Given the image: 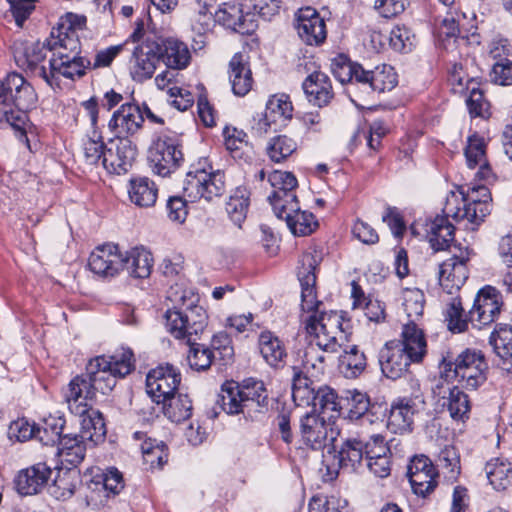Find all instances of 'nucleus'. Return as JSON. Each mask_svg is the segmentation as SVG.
<instances>
[{"label":"nucleus","mask_w":512,"mask_h":512,"mask_svg":"<svg viewBox=\"0 0 512 512\" xmlns=\"http://www.w3.org/2000/svg\"><path fill=\"white\" fill-rule=\"evenodd\" d=\"M226 190L224 173L214 171L206 162H199L197 167L191 169L185 178L183 197H170L167 202L168 217L171 221L183 223L187 217L186 202H196L204 199L207 202L220 197Z\"/></svg>","instance_id":"obj_2"},{"label":"nucleus","mask_w":512,"mask_h":512,"mask_svg":"<svg viewBox=\"0 0 512 512\" xmlns=\"http://www.w3.org/2000/svg\"><path fill=\"white\" fill-rule=\"evenodd\" d=\"M501 302L498 291L486 286L476 295L473 307L469 311V320L479 326L492 323L500 313Z\"/></svg>","instance_id":"obj_20"},{"label":"nucleus","mask_w":512,"mask_h":512,"mask_svg":"<svg viewBox=\"0 0 512 512\" xmlns=\"http://www.w3.org/2000/svg\"><path fill=\"white\" fill-rule=\"evenodd\" d=\"M123 269L135 278H147L152 271L153 258L144 247H134L122 253Z\"/></svg>","instance_id":"obj_34"},{"label":"nucleus","mask_w":512,"mask_h":512,"mask_svg":"<svg viewBox=\"0 0 512 512\" xmlns=\"http://www.w3.org/2000/svg\"><path fill=\"white\" fill-rule=\"evenodd\" d=\"M164 415L172 422L187 420L192 414V402L187 395L173 394L167 401H161Z\"/></svg>","instance_id":"obj_42"},{"label":"nucleus","mask_w":512,"mask_h":512,"mask_svg":"<svg viewBox=\"0 0 512 512\" xmlns=\"http://www.w3.org/2000/svg\"><path fill=\"white\" fill-rule=\"evenodd\" d=\"M81 421V437L88 441L97 443L106 434L104 419L98 411L88 409Z\"/></svg>","instance_id":"obj_47"},{"label":"nucleus","mask_w":512,"mask_h":512,"mask_svg":"<svg viewBox=\"0 0 512 512\" xmlns=\"http://www.w3.org/2000/svg\"><path fill=\"white\" fill-rule=\"evenodd\" d=\"M160 60L171 70L186 68L191 60V54L187 45L174 38L158 41Z\"/></svg>","instance_id":"obj_26"},{"label":"nucleus","mask_w":512,"mask_h":512,"mask_svg":"<svg viewBox=\"0 0 512 512\" xmlns=\"http://www.w3.org/2000/svg\"><path fill=\"white\" fill-rule=\"evenodd\" d=\"M165 320L166 329L172 336L191 344L196 340V336L204 331L207 325V314L203 307H194L185 311L167 310Z\"/></svg>","instance_id":"obj_10"},{"label":"nucleus","mask_w":512,"mask_h":512,"mask_svg":"<svg viewBox=\"0 0 512 512\" xmlns=\"http://www.w3.org/2000/svg\"><path fill=\"white\" fill-rule=\"evenodd\" d=\"M83 151L86 162L88 164L95 165L100 160L103 162L106 150L102 137L96 130H94L91 135L84 139Z\"/></svg>","instance_id":"obj_62"},{"label":"nucleus","mask_w":512,"mask_h":512,"mask_svg":"<svg viewBox=\"0 0 512 512\" xmlns=\"http://www.w3.org/2000/svg\"><path fill=\"white\" fill-rule=\"evenodd\" d=\"M187 356L190 367L194 370L201 371L208 369L213 359L216 360L215 354L206 346L197 344L193 341Z\"/></svg>","instance_id":"obj_61"},{"label":"nucleus","mask_w":512,"mask_h":512,"mask_svg":"<svg viewBox=\"0 0 512 512\" xmlns=\"http://www.w3.org/2000/svg\"><path fill=\"white\" fill-rule=\"evenodd\" d=\"M289 230L296 236H306L311 234L318 226L314 215L311 212L301 210L299 207L297 212L286 214L283 218Z\"/></svg>","instance_id":"obj_46"},{"label":"nucleus","mask_w":512,"mask_h":512,"mask_svg":"<svg viewBox=\"0 0 512 512\" xmlns=\"http://www.w3.org/2000/svg\"><path fill=\"white\" fill-rule=\"evenodd\" d=\"M322 260L317 250L303 253L298 268L301 286V308L311 313L305 321L306 332L313 337L316 345L328 353H336L348 341L344 319L336 311L318 312L321 304L316 297V269Z\"/></svg>","instance_id":"obj_1"},{"label":"nucleus","mask_w":512,"mask_h":512,"mask_svg":"<svg viewBox=\"0 0 512 512\" xmlns=\"http://www.w3.org/2000/svg\"><path fill=\"white\" fill-rule=\"evenodd\" d=\"M360 90L364 94L373 92L384 93L391 91L397 85V74L390 65H380L373 70L364 69Z\"/></svg>","instance_id":"obj_25"},{"label":"nucleus","mask_w":512,"mask_h":512,"mask_svg":"<svg viewBox=\"0 0 512 512\" xmlns=\"http://www.w3.org/2000/svg\"><path fill=\"white\" fill-rule=\"evenodd\" d=\"M89 65L90 61L79 57L78 54L68 55L66 52L60 51L59 57H52L49 60V76L50 79L56 75L71 79L75 76L81 77Z\"/></svg>","instance_id":"obj_29"},{"label":"nucleus","mask_w":512,"mask_h":512,"mask_svg":"<svg viewBox=\"0 0 512 512\" xmlns=\"http://www.w3.org/2000/svg\"><path fill=\"white\" fill-rule=\"evenodd\" d=\"M403 308L407 315L408 322L417 327L416 322L422 317L425 306V296L418 288H406L402 293Z\"/></svg>","instance_id":"obj_44"},{"label":"nucleus","mask_w":512,"mask_h":512,"mask_svg":"<svg viewBox=\"0 0 512 512\" xmlns=\"http://www.w3.org/2000/svg\"><path fill=\"white\" fill-rule=\"evenodd\" d=\"M268 181L273 188L269 196H276L278 199L281 195L285 196L286 193L295 192L298 185L296 177L291 172L281 170L271 172Z\"/></svg>","instance_id":"obj_56"},{"label":"nucleus","mask_w":512,"mask_h":512,"mask_svg":"<svg viewBox=\"0 0 512 512\" xmlns=\"http://www.w3.org/2000/svg\"><path fill=\"white\" fill-rule=\"evenodd\" d=\"M293 105L288 95L275 94L269 97L265 112L277 127L286 126L293 117Z\"/></svg>","instance_id":"obj_40"},{"label":"nucleus","mask_w":512,"mask_h":512,"mask_svg":"<svg viewBox=\"0 0 512 512\" xmlns=\"http://www.w3.org/2000/svg\"><path fill=\"white\" fill-rule=\"evenodd\" d=\"M87 439L79 435H63L62 439L58 442V455L63 463L72 466L80 464L86 452Z\"/></svg>","instance_id":"obj_39"},{"label":"nucleus","mask_w":512,"mask_h":512,"mask_svg":"<svg viewBox=\"0 0 512 512\" xmlns=\"http://www.w3.org/2000/svg\"><path fill=\"white\" fill-rule=\"evenodd\" d=\"M246 10H253L254 16L257 14L265 21H270L279 13L281 0H244Z\"/></svg>","instance_id":"obj_63"},{"label":"nucleus","mask_w":512,"mask_h":512,"mask_svg":"<svg viewBox=\"0 0 512 512\" xmlns=\"http://www.w3.org/2000/svg\"><path fill=\"white\" fill-rule=\"evenodd\" d=\"M259 350L264 360L271 367L279 368L284 365L287 356L283 342L269 331H264L259 336Z\"/></svg>","instance_id":"obj_36"},{"label":"nucleus","mask_w":512,"mask_h":512,"mask_svg":"<svg viewBox=\"0 0 512 512\" xmlns=\"http://www.w3.org/2000/svg\"><path fill=\"white\" fill-rule=\"evenodd\" d=\"M64 420L61 417L50 416L44 419L41 426L36 427V438L44 445H54L62 439Z\"/></svg>","instance_id":"obj_52"},{"label":"nucleus","mask_w":512,"mask_h":512,"mask_svg":"<svg viewBox=\"0 0 512 512\" xmlns=\"http://www.w3.org/2000/svg\"><path fill=\"white\" fill-rule=\"evenodd\" d=\"M244 0L223 3L215 12V20L220 25L240 34H251L258 26L254 14L248 10L244 13Z\"/></svg>","instance_id":"obj_14"},{"label":"nucleus","mask_w":512,"mask_h":512,"mask_svg":"<svg viewBox=\"0 0 512 512\" xmlns=\"http://www.w3.org/2000/svg\"><path fill=\"white\" fill-rule=\"evenodd\" d=\"M300 435L304 445L320 450L335 440L332 423L317 413H307L300 419Z\"/></svg>","instance_id":"obj_12"},{"label":"nucleus","mask_w":512,"mask_h":512,"mask_svg":"<svg viewBox=\"0 0 512 512\" xmlns=\"http://www.w3.org/2000/svg\"><path fill=\"white\" fill-rule=\"evenodd\" d=\"M239 388L248 414L268 408L269 394L263 381L246 379L239 384Z\"/></svg>","instance_id":"obj_32"},{"label":"nucleus","mask_w":512,"mask_h":512,"mask_svg":"<svg viewBox=\"0 0 512 512\" xmlns=\"http://www.w3.org/2000/svg\"><path fill=\"white\" fill-rule=\"evenodd\" d=\"M334 76L342 83H349L351 87L360 89L362 77H364V68L358 63L344 62L334 64Z\"/></svg>","instance_id":"obj_57"},{"label":"nucleus","mask_w":512,"mask_h":512,"mask_svg":"<svg viewBox=\"0 0 512 512\" xmlns=\"http://www.w3.org/2000/svg\"><path fill=\"white\" fill-rule=\"evenodd\" d=\"M122 253L114 244L97 247L89 257L90 270L103 277H113L123 270Z\"/></svg>","instance_id":"obj_19"},{"label":"nucleus","mask_w":512,"mask_h":512,"mask_svg":"<svg viewBox=\"0 0 512 512\" xmlns=\"http://www.w3.org/2000/svg\"><path fill=\"white\" fill-rule=\"evenodd\" d=\"M229 79L232 91L237 96H245L252 88V73L243 59V55L235 54L229 62Z\"/></svg>","instance_id":"obj_33"},{"label":"nucleus","mask_w":512,"mask_h":512,"mask_svg":"<svg viewBox=\"0 0 512 512\" xmlns=\"http://www.w3.org/2000/svg\"><path fill=\"white\" fill-rule=\"evenodd\" d=\"M347 401H348V417L351 420H361V423H370L373 424L370 416L367 414L370 407V398L364 392L354 390L347 391Z\"/></svg>","instance_id":"obj_48"},{"label":"nucleus","mask_w":512,"mask_h":512,"mask_svg":"<svg viewBox=\"0 0 512 512\" xmlns=\"http://www.w3.org/2000/svg\"><path fill=\"white\" fill-rule=\"evenodd\" d=\"M445 321L447 322L448 329L453 333H461L467 329L468 320L458 297L453 298L447 305Z\"/></svg>","instance_id":"obj_59"},{"label":"nucleus","mask_w":512,"mask_h":512,"mask_svg":"<svg viewBox=\"0 0 512 512\" xmlns=\"http://www.w3.org/2000/svg\"><path fill=\"white\" fill-rule=\"evenodd\" d=\"M181 382V374L172 365H159L149 371L146 377L147 393L154 402L160 404L176 393Z\"/></svg>","instance_id":"obj_11"},{"label":"nucleus","mask_w":512,"mask_h":512,"mask_svg":"<svg viewBox=\"0 0 512 512\" xmlns=\"http://www.w3.org/2000/svg\"><path fill=\"white\" fill-rule=\"evenodd\" d=\"M52 470L46 463H37L19 471L15 484L21 495L39 493L51 478Z\"/></svg>","instance_id":"obj_24"},{"label":"nucleus","mask_w":512,"mask_h":512,"mask_svg":"<svg viewBox=\"0 0 512 512\" xmlns=\"http://www.w3.org/2000/svg\"><path fill=\"white\" fill-rule=\"evenodd\" d=\"M417 413L416 404L411 399H399L390 408L387 428L393 433L410 432Z\"/></svg>","instance_id":"obj_27"},{"label":"nucleus","mask_w":512,"mask_h":512,"mask_svg":"<svg viewBox=\"0 0 512 512\" xmlns=\"http://www.w3.org/2000/svg\"><path fill=\"white\" fill-rule=\"evenodd\" d=\"M451 216L445 212L425 223L426 236L434 250H445L454 239V226L449 221Z\"/></svg>","instance_id":"obj_28"},{"label":"nucleus","mask_w":512,"mask_h":512,"mask_svg":"<svg viewBox=\"0 0 512 512\" xmlns=\"http://www.w3.org/2000/svg\"><path fill=\"white\" fill-rule=\"evenodd\" d=\"M243 401L238 383L231 381L222 385L217 404L225 413L233 415L247 412Z\"/></svg>","instance_id":"obj_41"},{"label":"nucleus","mask_w":512,"mask_h":512,"mask_svg":"<svg viewBox=\"0 0 512 512\" xmlns=\"http://www.w3.org/2000/svg\"><path fill=\"white\" fill-rule=\"evenodd\" d=\"M158 41L146 40L135 47L130 61L133 80L142 82L152 77L160 61Z\"/></svg>","instance_id":"obj_15"},{"label":"nucleus","mask_w":512,"mask_h":512,"mask_svg":"<svg viewBox=\"0 0 512 512\" xmlns=\"http://www.w3.org/2000/svg\"><path fill=\"white\" fill-rule=\"evenodd\" d=\"M297 149L296 142L286 136L279 135L270 139L267 144L266 151L269 158L276 163H279L288 158Z\"/></svg>","instance_id":"obj_55"},{"label":"nucleus","mask_w":512,"mask_h":512,"mask_svg":"<svg viewBox=\"0 0 512 512\" xmlns=\"http://www.w3.org/2000/svg\"><path fill=\"white\" fill-rule=\"evenodd\" d=\"M226 149L234 158H242L251 149L247 134L236 127H225L223 131Z\"/></svg>","instance_id":"obj_53"},{"label":"nucleus","mask_w":512,"mask_h":512,"mask_svg":"<svg viewBox=\"0 0 512 512\" xmlns=\"http://www.w3.org/2000/svg\"><path fill=\"white\" fill-rule=\"evenodd\" d=\"M317 388L311 377L294 372L292 397L298 405H313Z\"/></svg>","instance_id":"obj_49"},{"label":"nucleus","mask_w":512,"mask_h":512,"mask_svg":"<svg viewBox=\"0 0 512 512\" xmlns=\"http://www.w3.org/2000/svg\"><path fill=\"white\" fill-rule=\"evenodd\" d=\"M443 388V380L440 379L439 383L433 388V393L437 396H441L443 393L442 398L444 402L442 406L447 408L451 418L463 421L470 412L468 396L457 386L448 387V396H446V391H442Z\"/></svg>","instance_id":"obj_30"},{"label":"nucleus","mask_w":512,"mask_h":512,"mask_svg":"<svg viewBox=\"0 0 512 512\" xmlns=\"http://www.w3.org/2000/svg\"><path fill=\"white\" fill-rule=\"evenodd\" d=\"M464 155L468 168L475 169L478 167V171L475 174L476 177L488 183L496 180V174L486 158V142L483 137L477 134L469 136Z\"/></svg>","instance_id":"obj_22"},{"label":"nucleus","mask_w":512,"mask_h":512,"mask_svg":"<svg viewBox=\"0 0 512 512\" xmlns=\"http://www.w3.org/2000/svg\"><path fill=\"white\" fill-rule=\"evenodd\" d=\"M471 255L472 251L469 248L460 249L459 254H454L439 265V283L448 294L458 291L467 280V263Z\"/></svg>","instance_id":"obj_13"},{"label":"nucleus","mask_w":512,"mask_h":512,"mask_svg":"<svg viewBox=\"0 0 512 512\" xmlns=\"http://www.w3.org/2000/svg\"><path fill=\"white\" fill-rule=\"evenodd\" d=\"M213 353L222 365H226L233 360L234 348L230 337L225 332L215 334L211 340Z\"/></svg>","instance_id":"obj_64"},{"label":"nucleus","mask_w":512,"mask_h":512,"mask_svg":"<svg viewBox=\"0 0 512 512\" xmlns=\"http://www.w3.org/2000/svg\"><path fill=\"white\" fill-rule=\"evenodd\" d=\"M129 199L138 207H152L156 203L158 188L156 184L147 177L131 179L128 189Z\"/></svg>","instance_id":"obj_35"},{"label":"nucleus","mask_w":512,"mask_h":512,"mask_svg":"<svg viewBox=\"0 0 512 512\" xmlns=\"http://www.w3.org/2000/svg\"><path fill=\"white\" fill-rule=\"evenodd\" d=\"M295 28L300 39L310 46L321 45L327 37L324 19L311 7L298 11Z\"/></svg>","instance_id":"obj_17"},{"label":"nucleus","mask_w":512,"mask_h":512,"mask_svg":"<svg viewBox=\"0 0 512 512\" xmlns=\"http://www.w3.org/2000/svg\"><path fill=\"white\" fill-rule=\"evenodd\" d=\"M490 200V191L486 186L472 187L468 198H460L451 193L447 197L443 212L456 222L466 220L469 224L478 226L490 213Z\"/></svg>","instance_id":"obj_7"},{"label":"nucleus","mask_w":512,"mask_h":512,"mask_svg":"<svg viewBox=\"0 0 512 512\" xmlns=\"http://www.w3.org/2000/svg\"><path fill=\"white\" fill-rule=\"evenodd\" d=\"M97 390L88 376L80 375L73 378L65 391V400L71 413L84 415L91 409L96 399Z\"/></svg>","instance_id":"obj_16"},{"label":"nucleus","mask_w":512,"mask_h":512,"mask_svg":"<svg viewBox=\"0 0 512 512\" xmlns=\"http://www.w3.org/2000/svg\"><path fill=\"white\" fill-rule=\"evenodd\" d=\"M438 466L445 477L454 481L460 474V456L453 446H445L439 453Z\"/></svg>","instance_id":"obj_58"},{"label":"nucleus","mask_w":512,"mask_h":512,"mask_svg":"<svg viewBox=\"0 0 512 512\" xmlns=\"http://www.w3.org/2000/svg\"><path fill=\"white\" fill-rule=\"evenodd\" d=\"M324 350L316 344H310L306 347L301 355L300 365H294V372L306 374L308 377L317 378L324 373L325 356Z\"/></svg>","instance_id":"obj_38"},{"label":"nucleus","mask_w":512,"mask_h":512,"mask_svg":"<svg viewBox=\"0 0 512 512\" xmlns=\"http://www.w3.org/2000/svg\"><path fill=\"white\" fill-rule=\"evenodd\" d=\"M303 90L309 102L319 107L327 105L333 97L329 77L319 71L311 73L303 82Z\"/></svg>","instance_id":"obj_31"},{"label":"nucleus","mask_w":512,"mask_h":512,"mask_svg":"<svg viewBox=\"0 0 512 512\" xmlns=\"http://www.w3.org/2000/svg\"><path fill=\"white\" fill-rule=\"evenodd\" d=\"M14 58L17 64L31 71L38 70L39 75L50 85L52 81L45 66L39 64L44 61L47 49L39 42L16 43L14 45Z\"/></svg>","instance_id":"obj_23"},{"label":"nucleus","mask_w":512,"mask_h":512,"mask_svg":"<svg viewBox=\"0 0 512 512\" xmlns=\"http://www.w3.org/2000/svg\"><path fill=\"white\" fill-rule=\"evenodd\" d=\"M183 161L182 146L175 136L160 135L149 148V166L153 173L158 176H170L182 165Z\"/></svg>","instance_id":"obj_9"},{"label":"nucleus","mask_w":512,"mask_h":512,"mask_svg":"<svg viewBox=\"0 0 512 512\" xmlns=\"http://www.w3.org/2000/svg\"><path fill=\"white\" fill-rule=\"evenodd\" d=\"M400 341H390L380 350L382 373L390 379L400 378L412 362L422 361L426 354V340L422 330L413 324H404Z\"/></svg>","instance_id":"obj_3"},{"label":"nucleus","mask_w":512,"mask_h":512,"mask_svg":"<svg viewBox=\"0 0 512 512\" xmlns=\"http://www.w3.org/2000/svg\"><path fill=\"white\" fill-rule=\"evenodd\" d=\"M366 357L360 352L356 346H352L350 350L344 352L340 357V370L346 378H356L366 368Z\"/></svg>","instance_id":"obj_51"},{"label":"nucleus","mask_w":512,"mask_h":512,"mask_svg":"<svg viewBox=\"0 0 512 512\" xmlns=\"http://www.w3.org/2000/svg\"><path fill=\"white\" fill-rule=\"evenodd\" d=\"M485 473L490 485L497 491L506 490L512 485V464L504 458H492L485 465Z\"/></svg>","instance_id":"obj_37"},{"label":"nucleus","mask_w":512,"mask_h":512,"mask_svg":"<svg viewBox=\"0 0 512 512\" xmlns=\"http://www.w3.org/2000/svg\"><path fill=\"white\" fill-rule=\"evenodd\" d=\"M143 122L140 107L134 103H125L113 113L108 128L118 139L129 138L140 130Z\"/></svg>","instance_id":"obj_18"},{"label":"nucleus","mask_w":512,"mask_h":512,"mask_svg":"<svg viewBox=\"0 0 512 512\" xmlns=\"http://www.w3.org/2000/svg\"><path fill=\"white\" fill-rule=\"evenodd\" d=\"M439 369L443 382L457 380L462 387L475 390L485 382L488 366L481 351L466 349L455 359L443 357Z\"/></svg>","instance_id":"obj_5"},{"label":"nucleus","mask_w":512,"mask_h":512,"mask_svg":"<svg viewBox=\"0 0 512 512\" xmlns=\"http://www.w3.org/2000/svg\"><path fill=\"white\" fill-rule=\"evenodd\" d=\"M37 101L34 88L22 75L8 74L0 81V126L25 131L26 111L33 108Z\"/></svg>","instance_id":"obj_4"},{"label":"nucleus","mask_w":512,"mask_h":512,"mask_svg":"<svg viewBox=\"0 0 512 512\" xmlns=\"http://www.w3.org/2000/svg\"><path fill=\"white\" fill-rule=\"evenodd\" d=\"M78 483L77 472L66 470L58 474L48 491L55 499L65 501L74 495Z\"/></svg>","instance_id":"obj_43"},{"label":"nucleus","mask_w":512,"mask_h":512,"mask_svg":"<svg viewBox=\"0 0 512 512\" xmlns=\"http://www.w3.org/2000/svg\"><path fill=\"white\" fill-rule=\"evenodd\" d=\"M364 453L362 434L348 438L336 452L327 451L323 454L320 472L325 481L334 480L340 469L355 471L361 465Z\"/></svg>","instance_id":"obj_8"},{"label":"nucleus","mask_w":512,"mask_h":512,"mask_svg":"<svg viewBox=\"0 0 512 512\" xmlns=\"http://www.w3.org/2000/svg\"><path fill=\"white\" fill-rule=\"evenodd\" d=\"M134 369L133 353L124 349L121 355L97 356L86 366V375L98 393H110L118 378H123Z\"/></svg>","instance_id":"obj_6"},{"label":"nucleus","mask_w":512,"mask_h":512,"mask_svg":"<svg viewBox=\"0 0 512 512\" xmlns=\"http://www.w3.org/2000/svg\"><path fill=\"white\" fill-rule=\"evenodd\" d=\"M137 156V147L129 138L118 139L106 150L103 166L111 173H126L133 165Z\"/></svg>","instance_id":"obj_21"},{"label":"nucleus","mask_w":512,"mask_h":512,"mask_svg":"<svg viewBox=\"0 0 512 512\" xmlns=\"http://www.w3.org/2000/svg\"><path fill=\"white\" fill-rule=\"evenodd\" d=\"M248 207L249 193L245 188L241 187L235 189L226 202V212L231 221L238 227L245 220Z\"/></svg>","instance_id":"obj_45"},{"label":"nucleus","mask_w":512,"mask_h":512,"mask_svg":"<svg viewBox=\"0 0 512 512\" xmlns=\"http://www.w3.org/2000/svg\"><path fill=\"white\" fill-rule=\"evenodd\" d=\"M315 411L318 414H328L329 412L339 414L340 405L336 393L329 387L323 386L317 388L315 401L313 402Z\"/></svg>","instance_id":"obj_60"},{"label":"nucleus","mask_w":512,"mask_h":512,"mask_svg":"<svg viewBox=\"0 0 512 512\" xmlns=\"http://www.w3.org/2000/svg\"><path fill=\"white\" fill-rule=\"evenodd\" d=\"M49 50L53 51V57H59V52H66L68 55L79 54L80 42L75 30L69 29L67 32L60 31L58 36L49 41Z\"/></svg>","instance_id":"obj_54"},{"label":"nucleus","mask_w":512,"mask_h":512,"mask_svg":"<svg viewBox=\"0 0 512 512\" xmlns=\"http://www.w3.org/2000/svg\"><path fill=\"white\" fill-rule=\"evenodd\" d=\"M167 299L172 303V308L168 310L192 309L200 307L197 305L198 295L191 288H186L182 284L172 285L167 292Z\"/></svg>","instance_id":"obj_50"}]
</instances>
